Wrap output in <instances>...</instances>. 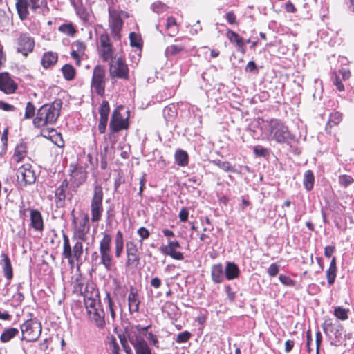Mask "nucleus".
I'll use <instances>...</instances> for the list:
<instances>
[{
	"label": "nucleus",
	"mask_w": 354,
	"mask_h": 354,
	"mask_svg": "<svg viewBox=\"0 0 354 354\" xmlns=\"http://www.w3.org/2000/svg\"><path fill=\"white\" fill-rule=\"evenodd\" d=\"M99 241V252H93L91 255L93 263L102 266L107 272L111 271L115 265L112 252V236L108 232L102 233Z\"/></svg>",
	"instance_id": "nucleus-1"
},
{
	"label": "nucleus",
	"mask_w": 354,
	"mask_h": 354,
	"mask_svg": "<svg viewBox=\"0 0 354 354\" xmlns=\"http://www.w3.org/2000/svg\"><path fill=\"white\" fill-rule=\"evenodd\" d=\"M62 102L61 100H55L53 102L42 105L37 111L32 120L33 126L41 129L56 122L60 115Z\"/></svg>",
	"instance_id": "nucleus-2"
},
{
	"label": "nucleus",
	"mask_w": 354,
	"mask_h": 354,
	"mask_svg": "<svg viewBox=\"0 0 354 354\" xmlns=\"http://www.w3.org/2000/svg\"><path fill=\"white\" fill-rule=\"evenodd\" d=\"M263 130L268 140H274L279 144L286 143L288 140L292 139L288 127L280 119L272 118L267 120Z\"/></svg>",
	"instance_id": "nucleus-3"
},
{
	"label": "nucleus",
	"mask_w": 354,
	"mask_h": 354,
	"mask_svg": "<svg viewBox=\"0 0 354 354\" xmlns=\"http://www.w3.org/2000/svg\"><path fill=\"white\" fill-rule=\"evenodd\" d=\"M98 54L100 59L109 66H127L124 57L114 54L113 45L107 33L100 35Z\"/></svg>",
	"instance_id": "nucleus-4"
},
{
	"label": "nucleus",
	"mask_w": 354,
	"mask_h": 354,
	"mask_svg": "<svg viewBox=\"0 0 354 354\" xmlns=\"http://www.w3.org/2000/svg\"><path fill=\"white\" fill-rule=\"evenodd\" d=\"M62 257L66 259L71 266H73L75 263L78 265L81 262L84 254L83 242L84 241L75 240V243L71 246L69 236L64 232L62 233Z\"/></svg>",
	"instance_id": "nucleus-5"
},
{
	"label": "nucleus",
	"mask_w": 354,
	"mask_h": 354,
	"mask_svg": "<svg viewBox=\"0 0 354 354\" xmlns=\"http://www.w3.org/2000/svg\"><path fill=\"white\" fill-rule=\"evenodd\" d=\"M71 225L73 227V239L86 241L90 230L89 217L88 214L80 212L76 216L75 209L71 212Z\"/></svg>",
	"instance_id": "nucleus-6"
},
{
	"label": "nucleus",
	"mask_w": 354,
	"mask_h": 354,
	"mask_svg": "<svg viewBox=\"0 0 354 354\" xmlns=\"http://www.w3.org/2000/svg\"><path fill=\"white\" fill-rule=\"evenodd\" d=\"M103 198L102 187L98 184L95 185L91 201V215L93 223H97L102 219L104 211Z\"/></svg>",
	"instance_id": "nucleus-7"
},
{
	"label": "nucleus",
	"mask_w": 354,
	"mask_h": 354,
	"mask_svg": "<svg viewBox=\"0 0 354 354\" xmlns=\"http://www.w3.org/2000/svg\"><path fill=\"white\" fill-rule=\"evenodd\" d=\"M21 340L26 342L37 341L42 330L41 322L36 318H30L24 322L20 326Z\"/></svg>",
	"instance_id": "nucleus-8"
},
{
	"label": "nucleus",
	"mask_w": 354,
	"mask_h": 354,
	"mask_svg": "<svg viewBox=\"0 0 354 354\" xmlns=\"http://www.w3.org/2000/svg\"><path fill=\"white\" fill-rule=\"evenodd\" d=\"M48 5L47 0H17L15 6L19 17L21 20H26L28 18L29 11L30 10L36 12L38 9L46 8Z\"/></svg>",
	"instance_id": "nucleus-9"
},
{
	"label": "nucleus",
	"mask_w": 354,
	"mask_h": 354,
	"mask_svg": "<svg viewBox=\"0 0 354 354\" xmlns=\"http://www.w3.org/2000/svg\"><path fill=\"white\" fill-rule=\"evenodd\" d=\"M127 259L125 268L127 269H136L140 263V252L137 243L133 241H128L125 244Z\"/></svg>",
	"instance_id": "nucleus-10"
},
{
	"label": "nucleus",
	"mask_w": 354,
	"mask_h": 354,
	"mask_svg": "<svg viewBox=\"0 0 354 354\" xmlns=\"http://www.w3.org/2000/svg\"><path fill=\"white\" fill-rule=\"evenodd\" d=\"M122 10L112 9L109 10V27L111 33L115 40L120 39V32L122 29L124 21L122 19Z\"/></svg>",
	"instance_id": "nucleus-11"
},
{
	"label": "nucleus",
	"mask_w": 354,
	"mask_h": 354,
	"mask_svg": "<svg viewBox=\"0 0 354 354\" xmlns=\"http://www.w3.org/2000/svg\"><path fill=\"white\" fill-rule=\"evenodd\" d=\"M105 73L103 68H94L91 80V88L102 97L105 95Z\"/></svg>",
	"instance_id": "nucleus-12"
},
{
	"label": "nucleus",
	"mask_w": 354,
	"mask_h": 354,
	"mask_svg": "<svg viewBox=\"0 0 354 354\" xmlns=\"http://www.w3.org/2000/svg\"><path fill=\"white\" fill-rule=\"evenodd\" d=\"M17 180L21 186L33 184L36 180V174L30 163H26L17 170Z\"/></svg>",
	"instance_id": "nucleus-13"
},
{
	"label": "nucleus",
	"mask_w": 354,
	"mask_h": 354,
	"mask_svg": "<svg viewBox=\"0 0 354 354\" xmlns=\"http://www.w3.org/2000/svg\"><path fill=\"white\" fill-rule=\"evenodd\" d=\"M69 181L73 187L77 188L82 185L87 178V171L81 165L71 164Z\"/></svg>",
	"instance_id": "nucleus-14"
},
{
	"label": "nucleus",
	"mask_w": 354,
	"mask_h": 354,
	"mask_svg": "<svg viewBox=\"0 0 354 354\" xmlns=\"http://www.w3.org/2000/svg\"><path fill=\"white\" fill-rule=\"evenodd\" d=\"M17 51L26 57L33 51L35 40L28 33H21L16 39Z\"/></svg>",
	"instance_id": "nucleus-15"
},
{
	"label": "nucleus",
	"mask_w": 354,
	"mask_h": 354,
	"mask_svg": "<svg viewBox=\"0 0 354 354\" xmlns=\"http://www.w3.org/2000/svg\"><path fill=\"white\" fill-rule=\"evenodd\" d=\"M180 248V245L177 240H168L167 245H162L160 248V251L165 255L169 256L171 258L182 261L184 259V254L177 249Z\"/></svg>",
	"instance_id": "nucleus-16"
},
{
	"label": "nucleus",
	"mask_w": 354,
	"mask_h": 354,
	"mask_svg": "<svg viewBox=\"0 0 354 354\" xmlns=\"http://www.w3.org/2000/svg\"><path fill=\"white\" fill-rule=\"evenodd\" d=\"M109 128L112 133H117L129 128V118H124L118 109L112 113Z\"/></svg>",
	"instance_id": "nucleus-17"
},
{
	"label": "nucleus",
	"mask_w": 354,
	"mask_h": 354,
	"mask_svg": "<svg viewBox=\"0 0 354 354\" xmlns=\"http://www.w3.org/2000/svg\"><path fill=\"white\" fill-rule=\"evenodd\" d=\"M18 88L17 84L7 72L0 73V91L6 94H13Z\"/></svg>",
	"instance_id": "nucleus-18"
},
{
	"label": "nucleus",
	"mask_w": 354,
	"mask_h": 354,
	"mask_svg": "<svg viewBox=\"0 0 354 354\" xmlns=\"http://www.w3.org/2000/svg\"><path fill=\"white\" fill-rule=\"evenodd\" d=\"M88 319L99 329L103 330L106 327L105 313L103 308L98 307L96 309L87 313Z\"/></svg>",
	"instance_id": "nucleus-19"
},
{
	"label": "nucleus",
	"mask_w": 354,
	"mask_h": 354,
	"mask_svg": "<svg viewBox=\"0 0 354 354\" xmlns=\"http://www.w3.org/2000/svg\"><path fill=\"white\" fill-rule=\"evenodd\" d=\"M129 342L135 350L136 354H152L148 343L141 337H129Z\"/></svg>",
	"instance_id": "nucleus-20"
},
{
	"label": "nucleus",
	"mask_w": 354,
	"mask_h": 354,
	"mask_svg": "<svg viewBox=\"0 0 354 354\" xmlns=\"http://www.w3.org/2000/svg\"><path fill=\"white\" fill-rule=\"evenodd\" d=\"M351 77V72L348 68H342L337 72L333 74L332 80L339 91H344V86L342 81L348 80Z\"/></svg>",
	"instance_id": "nucleus-21"
},
{
	"label": "nucleus",
	"mask_w": 354,
	"mask_h": 354,
	"mask_svg": "<svg viewBox=\"0 0 354 354\" xmlns=\"http://www.w3.org/2000/svg\"><path fill=\"white\" fill-rule=\"evenodd\" d=\"M127 300L130 314L138 313L140 300L138 296V291L133 286H131L129 288V294L128 295Z\"/></svg>",
	"instance_id": "nucleus-22"
},
{
	"label": "nucleus",
	"mask_w": 354,
	"mask_h": 354,
	"mask_svg": "<svg viewBox=\"0 0 354 354\" xmlns=\"http://www.w3.org/2000/svg\"><path fill=\"white\" fill-rule=\"evenodd\" d=\"M68 187V181L64 179L55 192V202L57 207H62L65 205L66 197V192Z\"/></svg>",
	"instance_id": "nucleus-23"
},
{
	"label": "nucleus",
	"mask_w": 354,
	"mask_h": 354,
	"mask_svg": "<svg viewBox=\"0 0 354 354\" xmlns=\"http://www.w3.org/2000/svg\"><path fill=\"white\" fill-rule=\"evenodd\" d=\"M30 217V227L36 231L42 232L44 228V225L41 212L37 209H31Z\"/></svg>",
	"instance_id": "nucleus-24"
},
{
	"label": "nucleus",
	"mask_w": 354,
	"mask_h": 354,
	"mask_svg": "<svg viewBox=\"0 0 354 354\" xmlns=\"http://www.w3.org/2000/svg\"><path fill=\"white\" fill-rule=\"evenodd\" d=\"M74 46L76 50H73L71 53V55L72 58L75 60V64L79 66L80 65L81 59H83L85 55L84 51L86 48V46L84 42L79 40L75 41Z\"/></svg>",
	"instance_id": "nucleus-25"
},
{
	"label": "nucleus",
	"mask_w": 354,
	"mask_h": 354,
	"mask_svg": "<svg viewBox=\"0 0 354 354\" xmlns=\"http://www.w3.org/2000/svg\"><path fill=\"white\" fill-rule=\"evenodd\" d=\"M1 264L4 277L7 280L10 281L13 278V269L10 259L8 254L2 253L1 254Z\"/></svg>",
	"instance_id": "nucleus-26"
},
{
	"label": "nucleus",
	"mask_w": 354,
	"mask_h": 354,
	"mask_svg": "<svg viewBox=\"0 0 354 354\" xmlns=\"http://www.w3.org/2000/svg\"><path fill=\"white\" fill-rule=\"evenodd\" d=\"M343 118L342 113L339 111L331 113L329 116V120L326 124L325 131L328 134L333 133V128L339 125Z\"/></svg>",
	"instance_id": "nucleus-27"
},
{
	"label": "nucleus",
	"mask_w": 354,
	"mask_h": 354,
	"mask_svg": "<svg viewBox=\"0 0 354 354\" xmlns=\"http://www.w3.org/2000/svg\"><path fill=\"white\" fill-rule=\"evenodd\" d=\"M71 286L73 292L82 295H83V290L84 288V279L81 274H77L72 277Z\"/></svg>",
	"instance_id": "nucleus-28"
},
{
	"label": "nucleus",
	"mask_w": 354,
	"mask_h": 354,
	"mask_svg": "<svg viewBox=\"0 0 354 354\" xmlns=\"http://www.w3.org/2000/svg\"><path fill=\"white\" fill-rule=\"evenodd\" d=\"M124 239L122 231L118 230L114 239V254L116 258H120L124 250Z\"/></svg>",
	"instance_id": "nucleus-29"
},
{
	"label": "nucleus",
	"mask_w": 354,
	"mask_h": 354,
	"mask_svg": "<svg viewBox=\"0 0 354 354\" xmlns=\"http://www.w3.org/2000/svg\"><path fill=\"white\" fill-rule=\"evenodd\" d=\"M27 153L26 143L21 142L16 146L12 159L15 162L19 163L24 159Z\"/></svg>",
	"instance_id": "nucleus-30"
},
{
	"label": "nucleus",
	"mask_w": 354,
	"mask_h": 354,
	"mask_svg": "<svg viewBox=\"0 0 354 354\" xmlns=\"http://www.w3.org/2000/svg\"><path fill=\"white\" fill-rule=\"evenodd\" d=\"M337 268L336 263V257H333L330 261L329 268L327 269L326 272V279L328 284L332 286L335 281L337 276Z\"/></svg>",
	"instance_id": "nucleus-31"
},
{
	"label": "nucleus",
	"mask_w": 354,
	"mask_h": 354,
	"mask_svg": "<svg viewBox=\"0 0 354 354\" xmlns=\"http://www.w3.org/2000/svg\"><path fill=\"white\" fill-rule=\"evenodd\" d=\"M226 36L231 43L236 44V46L238 48H245V41L236 32H234L230 29H227Z\"/></svg>",
	"instance_id": "nucleus-32"
},
{
	"label": "nucleus",
	"mask_w": 354,
	"mask_h": 354,
	"mask_svg": "<svg viewBox=\"0 0 354 354\" xmlns=\"http://www.w3.org/2000/svg\"><path fill=\"white\" fill-rule=\"evenodd\" d=\"M174 159L177 165L186 167L189 164V155L185 150L178 149L175 151Z\"/></svg>",
	"instance_id": "nucleus-33"
},
{
	"label": "nucleus",
	"mask_w": 354,
	"mask_h": 354,
	"mask_svg": "<svg viewBox=\"0 0 354 354\" xmlns=\"http://www.w3.org/2000/svg\"><path fill=\"white\" fill-rule=\"evenodd\" d=\"M211 277L213 281L216 283H221L223 281V270L221 263L212 266Z\"/></svg>",
	"instance_id": "nucleus-34"
},
{
	"label": "nucleus",
	"mask_w": 354,
	"mask_h": 354,
	"mask_svg": "<svg viewBox=\"0 0 354 354\" xmlns=\"http://www.w3.org/2000/svg\"><path fill=\"white\" fill-rule=\"evenodd\" d=\"M239 267L234 263H227L225 268V277L227 280L234 279L239 276Z\"/></svg>",
	"instance_id": "nucleus-35"
},
{
	"label": "nucleus",
	"mask_w": 354,
	"mask_h": 354,
	"mask_svg": "<svg viewBox=\"0 0 354 354\" xmlns=\"http://www.w3.org/2000/svg\"><path fill=\"white\" fill-rule=\"evenodd\" d=\"M19 334V330L16 328H8L3 331L0 335V341L7 343Z\"/></svg>",
	"instance_id": "nucleus-36"
},
{
	"label": "nucleus",
	"mask_w": 354,
	"mask_h": 354,
	"mask_svg": "<svg viewBox=\"0 0 354 354\" xmlns=\"http://www.w3.org/2000/svg\"><path fill=\"white\" fill-rule=\"evenodd\" d=\"M58 59V56L56 53L47 52L43 55L41 64L43 66H52L55 65Z\"/></svg>",
	"instance_id": "nucleus-37"
},
{
	"label": "nucleus",
	"mask_w": 354,
	"mask_h": 354,
	"mask_svg": "<svg viewBox=\"0 0 354 354\" xmlns=\"http://www.w3.org/2000/svg\"><path fill=\"white\" fill-rule=\"evenodd\" d=\"M104 301L107 303L108 310H109L110 316H111V324H113V323L115 322V319H116V313H115L116 306L113 302V299L111 297V293L109 292H106V297L104 298Z\"/></svg>",
	"instance_id": "nucleus-38"
},
{
	"label": "nucleus",
	"mask_w": 354,
	"mask_h": 354,
	"mask_svg": "<svg viewBox=\"0 0 354 354\" xmlns=\"http://www.w3.org/2000/svg\"><path fill=\"white\" fill-rule=\"evenodd\" d=\"M110 75L112 78H129V68H110Z\"/></svg>",
	"instance_id": "nucleus-39"
},
{
	"label": "nucleus",
	"mask_w": 354,
	"mask_h": 354,
	"mask_svg": "<svg viewBox=\"0 0 354 354\" xmlns=\"http://www.w3.org/2000/svg\"><path fill=\"white\" fill-rule=\"evenodd\" d=\"M165 28L170 37H174L178 32L176 19L173 16L167 17Z\"/></svg>",
	"instance_id": "nucleus-40"
},
{
	"label": "nucleus",
	"mask_w": 354,
	"mask_h": 354,
	"mask_svg": "<svg viewBox=\"0 0 354 354\" xmlns=\"http://www.w3.org/2000/svg\"><path fill=\"white\" fill-rule=\"evenodd\" d=\"M315 183V176L311 170H307L304 175L303 184L307 191H311L313 189Z\"/></svg>",
	"instance_id": "nucleus-41"
},
{
	"label": "nucleus",
	"mask_w": 354,
	"mask_h": 354,
	"mask_svg": "<svg viewBox=\"0 0 354 354\" xmlns=\"http://www.w3.org/2000/svg\"><path fill=\"white\" fill-rule=\"evenodd\" d=\"M130 45L131 47H135L140 51L143 46V41L141 35L135 32H131L129 34Z\"/></svg>",
	"instance_id": "nucleus-42"
},
{
	"label": "nucleus",
	"mask_w": 354,
	"mask_h": 354,
	"mask_svg": "<svg viewBox=\"0 0 354 354\" xmlns=\"http://www.w3.org/2000/svg\"><path fill=\"white\" fill-rule=\"evenodd\" d=\"M185 47L182 44H171L167 47L165 54L167 56H174L184 51Z\"/></svg>",
	"instance_id": "nucleus-43"
},
{
	"label": "nucleus",
	"mask_w": 354,
	"mask_h": 354,
	"mask_svg": "<svg viewBox=\"0 0 354 354\" xmlns=\"http://www.w3.org/2000/svg\"><path fill=\"white\" fill-rule=\"evenodd\" d=\"M322 328L326 335L329 333L337 334V332H335V324L333 323V320L331 318H326L322 324Z\"/></svg>",
	"instance_id": "nucleus-44"
},
{
	"label": "nucleus",
	"mask_w": 354,
	"mask_h": 354,
	"mask_svg": "<svg viewBox=\"0 0 354 354\" xmlns=\"http://www.w3.org/2000/svg\"><path fill=\"white\" fill-rule=\"evenodd\" d=\"M84 306L86 310V313L90 310H93V309H96L98 307H101V301L100 299H89L88 297L86 299H84Z\"/></svg>",
	"instance_id": "nucleus-45"
},
{
	"label": "nucleus",
	"mask_w": 354,
	"mask_h": 354,
	"mask_svg": "<svg viewBox=\"0 0 354 354\" xmlns=\"http://www.w3.org/2000/svg\"><path fill=\"white\" fill-rule=\"evenodd\" d=\"M58 30L59 32L70 37H73L77 32V30L72 23L62 24L59 26Z\"/></svg>",
	"instance_id": "nucleus-46"
},
{
	"label": "nucleus",
	"mask_w": 354,
	"mask_h": 354,
	"mask_svg": "<svg viewBox=\"0 0 354 354\" xmlns=\"http://www.w3.org/2000/svg\"><path fill=\"white\" fill-rule=\"evenodd\" d=\"M213 164L216 165L218 168L225 172L231 171L235 172L236 169L232 164L228 161H222L221 160H214L212 161Z\"/></svg>",
	"instance_id": "nucleus-47"
},
{
	"label": "nucleus",
	"mask_w": 354,
	"mask_h": 354,
	"mask_svg": "<svg viewBox=\"0 0 354 354\" xmlns=\"http://www.w3.org/2000/svg\"><path fill=\"white\" fill-rule=\"evenodd\" d=\"M85 289L86 290H85V291H83V295H82L84 296V299H86L87 297L89 299L90 298L95 299H100L98 289L95 288L93 286H91V287L86 286L85 288Z\"/></svg>",
	"instance_id": "nucleus-48"
},
{
	"label": "nucleus",
	"mask_w": 354,
	"mask_h": 354,
	"mask_svg": "<svg viewBox=\"0 0 354 354\" xmlns=\"http://www.w3.org/2000/svg\"><path fill=\"white\" fill-rule=\"evenodd\" d=\"M110 106L109 102L106 100L102 101L99 108L100 118L108 120Z\"/></svg>",
	"instance_id": "nucleus-49"
},
{
	"label": "nucleus",
	"mask_w": 354,
	"mask_h": 354,
	"mask_svg": "<svg viewBox=\"0 0 354 354\" xmlns=\"http://www.w3.org/2000/svg\"><path fill=\"white\" fill-rule=\"evenodd\" d=\"M349 312L348 308H344L342 306H337L335 308L334 315L342 321L346 320L348 318V313Z\"/></svg>",
	"instance_id": "nucleus-50"
},
{
	"label": "nucleus",
	"mask_w": 354,
	"mask_h": 354,
	"mask_svg": "<svg viewBox=\"0 0 354 354\" xmlns=\"http://www.w3.org/2000/svg\"><path fill=\"white\" fill-rule=\"evenodd\" d=\"M35 115H36L34 104L32 102H28L25 108L24 118L26 120L34 118Z\"/></svg>",
	"instance_id": "nucleus-51"
},
{
	"label": "nucleus",
	"mask_w": 354,
	"mask_h": 354,
	"mask_svg": "<svg viewBox=\"0 0 354 354\" xmlns=\"http://www.w3.org/2000/svg\"><path fill=\"white\" fill-rule=\"evenodd\" d=\"M110 354H120V346L114 336H111L109 342Z\"/></svg>",
	"instance_id": "nucleus-52"
},
{
	"label": "nucleus",
	"mask_w": 354,
	"mask_h": 354,
	"mask_svg": "<svg viewBox=\"0 0 354 354\" xmlns=\"http://www.w3.org/2000/svg\"><path fill=\"white\" fill-rule=\"evenodd\" d=\"M353 182L354 179L351 176L344 174L339 176V183L344 187L351 185Z\"/></svg>",
	"instance_id": "nucleus-53"
},
{
	"label": "nucleus",
	"mask_w": 354,
	"mask_h": 354,
	"mask_svg": "<svg viewBox=\"0 0 354 354\" xmlns=\"http://www.w3.org/2000/svg\"><path fill=\"white\" fill-rule=\"evenodd\" d=\"M147 339L149 341L150 345L156 348H159L160 344L158 336L152 332H147Z\"/></svg>",
	"instance_id": "nucleus-54"
},
{
	"label": "nucleus",
	"mask_w": 354,
	"mask_h": 354,
	"mask_svg": "<svg viewBox=\"0 0 354 354\" xmlns=\"http://www.w3.org/2000/svg\"><path fill=\"white\" fill-rule=\"evenodd\" d=\"M62 72L66 80H72L75 78L76 72L75 68H62Z\"/></svg>",
	"instance_id": "nucleus-55"
},
{
	"label": "nucleus",
	"mask_w": 354,
	"mask_h": 354,
	"mask_svg": "<svg viewBox=\"0 0 354 354\" xmlns=\"http://www.w3.org/2000/svg\"><path fill=\"white\" fill-rule=\"evenodd\" d=\"M137 234L140 237L139 243L140 245H142L143 240L148 239L150 236V232L149 230L145 227H140V228H138Z\"/></svg>",
	"instance_id": "nucleus-56"
},
{
	"label": "nucleus",
	"mask_w": 354,
	"mask_h": 354,
	"mask_svg": "<svg viewBox=\"0 0 354 354\" xmlns=\"http://www.w3.org/2000/svg\"><path fill=\"white\" fill-rule=\"evenodd\" d=\"M192 334L189 331H183L179 333L176 339V342L178 344L185 343L191 338Z\"/></svg>",
	"instance_id": "nucleus-57"
},
{
	"label": "nucleus",
	"mask_w": 354,
	"mask_h": 354,
	"mask_svg": "<svg viewBox=\"0 0 354 354\" xmlns=\"http://www.w3.org/2000/svg\"><path fill=\"white\" fill-rule=\"evenodd\" d=\"M279 279L282 284L286 286L294 287L296 284L295 281L292 279L290 277L284 274H280Z\"/></svg>",
	"instance_id": "nucleus-58"
},
{
	"label": "nucleus",
	"mask_w": 354,
	"mask_h": 354,
	"mask_svg": "<svg viewBox=\"0 0 354 354\" xmlns=\"http://www.w3.org/2000/svg\"><path fill=\"white\" fill-rule=\"evenodd\" d=\"M225 18L229 24H230V25L234 24L236 26L239 25V22L237 21L236 16L233 11L227 12L225 14Z\"/></svg>",
	"instance_id": "nucleus-59"
},
{
	"label": "nucleus",
	"mask_w": 354,
	"mask_h": 354,
	"mask_svg": "<svg viewBox=\"0 0 354 354\" xmlns=\"http://www.w3.org/2000/svg\"><path fill=\"white\" fill-rule=\"evenodd\" d=\"M279 271V267L277 263H272L268 268V273L269 276L275 277Z\"/></svg>",
	"instance_id": "nucleus-60"
},
{
	"label": "nucleus",
	"mask_w": 354,
	"mask_h": 354,
	"mask_svg": "<svg viewBox=\"0 0 354 354\" xmlns=\"http://www.w3.org/2000/svg\"><path fill=\"white\" fill-rule=\"evenodd\" d=\"M315 343H316V354H319V349L322 342V335L319 330H317L315 334Z\"/></svg>",
	"instance_id": "nucleus-61"
},
{
	"label": "nucleus",
	"mask_w": 354,
	"mask_h": 354,
	"mask_svg": "<svg viewBox=\"0 0 354 354\" xmlns=\"http://www.w3.org/2000/svg\"><path fill=\"white\" fill-rule=\"evenodd\" d=\"M225 290L228 299L231 302H233L236 298V292L232 291V289L230 285L225 286Z\"/></svg>",
	"instance_id": "nucleus-62"
},
{
	"label": "nucleus",
	"mask_w": 354,
	"mask_h": 354,
	"mask_svg": "<svg viewBox=\"0 0 354 354\" xmlns=\"http://www.w3.org/2000/svg\"><path fill=\"white\" fill-rule=\"evenodd\" d=\"M179 219L180 222H186L189 217V211L187 207H183L179 212Z\"/></svg>",
	"instance_id": "nucleus-63"
},
{
	"label": "nucleus",
	"mask_w": 354,
	"mask_h": 354,
	"mask_svg": "<svg viewBox=\"0 0 354 354\" xmlns=\"http://www.w3.org/2000/svg\"><path fill=\"white\" fill-rule=\"evenodd\" d=\"M108 120L106 119H100L98 124V131L100 133L103 134L106 131V126H107Z\"/></svg>",
	"instance_id": "nucleus-64"
}]
</instances>
